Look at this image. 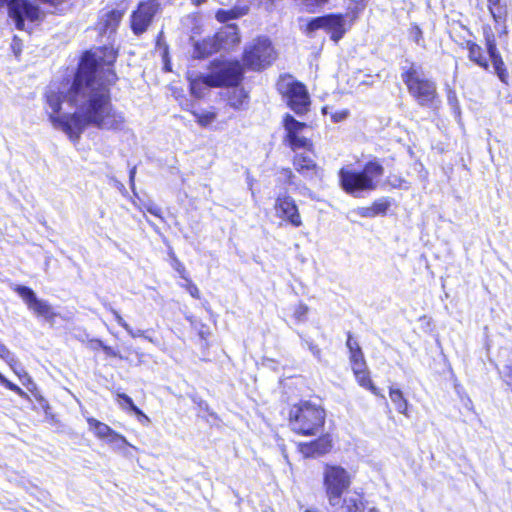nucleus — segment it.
<instances>
[{
  "label": "nucleus",
  "instance_id": "20",
  "mask_svg": "<svg viewBox=\"0 0 512 512\" xmlns=\"http://www.w3.org/2000/svg\"><path fill=\"white\" fill-rule=\"evenodd\" d=\"M488 12L496 28H500L499 36L508 33L509 9L505 0H487Z\"/></svg>",
  "mask_w": 512,
  "mask_h": 512
},
{
  "label": "nucleus",
  "instance_id": "14",
  "mask_svg": "<svg viewBox=\"0 0 512 512\" xmlns=\"http://www.w3.org/2000/svg\"><path fill=\"white\" fill-rule=\"evenodd\" d=\"M125 0H117L108 3L99 13L96 21V29L101 35L115 34L127 12Z\"/></svg>",
  "mask_w": 512,
  "mask_h": 512
},
{
  "label": "nucleus",
  "instance_id": "48",
  "mask_svg": "<svg viewBox=\"0 0 512 512\" xmlns=\"http://www.w3.org/2000/svg\"><path fill=\"white\" fill-rule=\"evenodd\" d=\"M191 4L195 7H199L207 2V0H190Z\"/></svg>",
  "mask_w": 512,
  "mask_h": 512
},
{
  "label": "nucleus",
  "instance_id": "28",
  "mask_svg": "<svg viewBox=\"0 0 512 512\" xmlns=\"http://www.w3.org/2000/svg\"><path fill=\"white\" fill-rule=\"evenodd\" d=\"M389 397L396 411L409 417V403L403 391L399 388L389 387Z\"/></svg>",
  "mask_w": 512,
  "mask_h": 512
},
{
  "label": "nucleus",
  "instance_id": "18",
  "mask_svg": "<svg viewBox=\"0 0 512 512\" xmlns=\"http://www.w3.org/2000/svg\"><path fill=\"white\" fill-rule=\"evenodd\" d=\"M334 439L330 433H319L313 440L300 442L297 450L304 458H318L333 451Z\"/></svg>",
  "mask_w": 512,
  "mask_h": 512
},
{
  "label": "nucleus",
  "instance_id": "8",
  "mask_svg": "<svg viewBox=\"0 0 512 512\" xmlns=\"http://www.w3.org/2000/svg\"><path fill=\"white\" fill-rule=\"evenodd\" d=\"M352 483L353 475L342 465L329 462L323 464L322 488L331 506L339 504Z\"/></svg>",
  "mask_w": 512,
  "mask_h": 512
},
{
  "label": "nucleus",
  "instance_id": "4",
  "mask_svg": "<svg viewBox=\"0 0 512 512\" xmlns=\"http://www.w3.org/2000/svg\"><path fill=\"white\" fill-rule=\"evenodd\" d=\"M326 418L325 408L309 399H300L289 405L286 415L290 430L302 437H313L322 432Z\"/></svg>",
  "mask_w": 512,
  "mask_h": 512
},
{
  "label": "nucleus",
  "instance_id": "3",
  "mask_svg": "<svg viewBox=\"0 0 512 512\" xmlns=\"http://www.w3.org/2000/svg\"><path fill=\"white\" fill-rule=\"evenodd\" d=\"M485 47H482L476 40L468 39L459 43V48L467 51L468 60L484 71L490 68V62L499 80L508 84L509 71L504 59L498 49L495 34L489 24L482 27Z\"/></svg>",
  "mask_w": 512,
  "mask_h": 512
},
{
  "label": "nucleus",
  "instance_id": "13",
  "mask_svg": "<svg viewBox=\"0 0 512 512\" xmlns=\"http://www.w3.org/2000/svg\"><path fill=\"white\" fill-rule=\"evenodd\" d=\"M162 12L158 0H141L129 16V27L133 35L139 37L146 33Z\"/></svg>",
  "mask_w": 512,
  "mask_h": 512
},
{
  "label": "nucleus",
  "instance_id": "6",
  "mask_svg": "<svg viewBox=\"0 0 512 512\" xmlns=\"http://www.w3.org/2000/svg\"><path fill=\"white\" fill-rule=\"evenodd\" d=\"M401 79L409 95L422 107H433L440 102L437 84L425 76L421 66L412 62L402 69Z\"/></svg>",
  "mask_w": 512,
  "mask_h": 512
},
{
  "label": "nucleus",
  "instance_id": "15",
  "mask_svg": "<svg viewBox=\"0 0 512 512\" xmlns=\"http://www.w3.org/2000/svg\"><path fill=\"white\" fill-rule=\"evenodd\" d=\"M12 290L17 293L27 308L38 318L53 323L58 316L52 305L48 301L39 299L34 290L24 285H13Z\"/></svg>",
  "mask_w": 512,
  "mask_h": 512
},
{
  "label": "nucleus",
  "instance_id": "32",
  "mask_svg": "<svg viewBox=\"0 0 512 512\" xmlns=\"http://www.w3.org/2000/svg\"><path fill=\"white\" fill-rule=\"evenodd\" d=\"M168 254L171 267L179 274L181 279H186V277L189 276V273L186 270L184 263L177 257L174 251L170 250Z\"/></svg>",
  "mask_w": 512,
  "mask_h": 512
},
{
  "label": "nucleus",
  "instance_id": "34",
  "mask_svg": "<svg viewBox=\"0 0 512 512\" xmlns=\"http://www.w3.org/2000/svg\"><path fill=\"white\" fill-rule=\"evenodd\" d=\"M326 20H327V15L312 18L306 24V31L310 33V32L317 31L319 29L325 30Z\"/></svg>",
  "mask_w": 512,
  "mask_h": 512
},
{
  "label": "nucleus",
  "instance_id": "23",
  "mask_svg": "<svg viewBox=\"0 0 512 512\" xmlns=\"http://www.w3.org/2000/svg\"><path fill=\"white\" fill-rule=\"evenodd\" d=\"M367 500L363 493L354 492L352 495L342 497L341 512H365Z\"/></svg>",
  "mask_w": 512,
  "mask_h": 512
},
{
  "label": "nucleus",
  "instance_id": "52",
  "mask_svg": "<svg viewBox=\"0 0 512 512\" xmlns=\"http://www.w3.org/2000/svg\"><path fill=\"white\" fill-rule=\"evenodd\" d=\"M306 512H312V511H310V510H306Z\"/></svg>",
  "mask_w": 512,
  "mask_h": 512
},
{
  "label": "nucleus",
  "instance_id": "43",
  "mask_svg": "<svg viewBox=\"0 0 512 512\" xmlns=\"http://www.w3.org/2000/svg\"><path fill=\"white\" fill-rule=\"evenodd\" d=\"M144 210L159 219H163L162 209L156 204L145 205Z\"/></svg>",
  "mask_w": 512,
  "mask_h": 512
},
{
  "label": "nucleus",
  "instance_id": "36",
  "mask_svg": "<svg viewBox=\"0 0 512 512\" xmlns=\"http://www.w3.org/2000/svg\"><path fill=\"white\" fill-rule=\"evenodd\" d=\"M116 398L118 404L124 410L131 411L136 406L132 398L125 393H117Z\"/></svg>",
  "mask_w": 512,
  "mask_h": 512
},
{
  "label": "nucleus",
  "instance_id": "30",
  "mask_svg": "<svg viewBox=\"0 0 512 512\" xmlns=\"http://www.w3.org/2000/svg\"><path fill=\"white\" fill-rule=\"evenodd\" d=\"M189 112L194 116L195 121L201 127L209 126L217 118V112L216 111L198 112L196 110H189Z\"/></svg>",
  "mask_w": 512,
  "mask_h": 512
},
{
  "label": "nucleus",
  "instance_id": "11",
  "mask_svg": "<svg viewBox=\"0 0 512 512\" xmlns=\"http://www.w3.org/2000/svg\"><path fill=\"white\" fill-rule=\"evenodd\" d=\"M277 90L287 106L297 115H305L310 110V95L302 82L285 75L278 80Z\"/></svg>",
  "mask_w": 512,
  "mask_h": 512
},
{
  "label": "nucleus",
  "instance_id": "2",
  "mask_svg": "<svg viewBox=\"0 0 512 512\" xmlns=\"http://www.w3.org/2000/svg\"><path fill=\"white\" fill-rule=\"evenodd\" d=\"M282 126V143L293 152L291 164L294 171L308 181L322 180L324 170L316 160L315 144L311 138L301 135L307 124L286 113L282 118Z\"/></svg>",
  "mask_w": 512,
  "mask_h": 512
},
{
  "label": "nucleus",
  "instance_id": "9",
  "mask_svg": "<svg viewBox=\"0 0 512 512\" xmlns=\"http://www.w3.org/2000/svg\"><path fill=\"white\" fill-rule=\"evenodd\" d=\"M346 335L349 364L356 383L373 395L384 397L382 390L375 385L372 379L371 372L359 342L353 337L351 332H347Z\"/></svg>",
  "mask_w": 512,
  "mask_h": 512
},
{
  "label": "nucleus",
  "instance_id": "42",
  "mask_svg": "<svg viewBox=\"0 0 512 512\" xmlns=\"http://www.w3.org/2000/svg\"><path fill=\"white\" fill-rule=\"evenodd\" d=\"M350 115L349 109H340L330 113L331 121L339 123L344 121Z\"/></svg>",
  "mask_w": 512,
  "mask_h": 512
},
{
  "label": "nucleus",
  "instance_id": "49",
  "mask_svg": "<svg viewBox=\"0 0 512 512\" xmlns=\"http://www.w3.org/2000/svg\"><path fill=\"white\" fill-rule=\"evenodd\" d=\"M321 111H322V114H324V115L328 114V107L327 106L322 107Z\"/></svg>",
  "mask_w": 512,
  "mask_h": 512
},
{
  "label": "nucleus",
  "instance_id": "16",
  "mask_svg": "<svg viewBox=\"0 0 512 512\" xmlns=\"http://www.w3.org/2000/svg\"><path fill=\"white\" fill-rule=\"evenodd\" d=\"M5 4L8 7L9 17L14 20L18 30L25 29V21L34 23L43 18V12L39 5L29 0H10Z\"/></svg>",
  "mask_w": 512,
  "mask_h": 512
},
{
  "label": "nucleus",
  "instance_id": "29",
  "mask_svg": "<svg viewBox=\"0 0 512 512\" xmlns=\"http://www.w3.org/2000/svg\"><path fill=\"white\" fill-rule=\"evenodd\" d=\"M206 87H208L206 75H199L189 80L190 93L197 98L204 96Z\"/></svg>",
  "mask_w": 512,
  "mask_h": 512
},
{
  "label": "nucleus",
  "instance_id": "24",
  "mask_svg": "<svg viewBox=\"0 0 512 512\" xmlns=\"http://www.w3.org/2000/svg\"><path fill=\"white\" fill-rule=\"evenodd\" d=\"M0 358L6 361V363L10 366V368L14 371V373L19 377V379L22 381L24 385H28L33 383L31 377L29 374L20 367V369H17L18 363L17 360L14 358L12 353L9 351V349L0 342Z\"/></svg>",
  "mask_w": 512,
  "mask_h": 512
},
{
  "label": "nucleus",
  "instance_id": "21",
  "mask_svg": "<svg viewBox=\"0 0 512 512\" xmlns=\"http://www.w3.org/2000/svg\"><path fill=\"white\" fill-rule=\"evenodd\" d=\"M221 48L235 47L241 42V36L236 24H227L214 34Z\"/></svg>",
  "mask_w": 512,
  "mask_h": 512
},
{
  "label": "nucleus",
  "instance_id": "39",
  "mask_svg": "<svg viewBox=\"0 0 512 512\" xmlns=\"http://www.w3.org/2000/svg\"><path fill=\"white\" fill-rule=\"evenodd\" d=\"M309 312V307L304 303H299L294 307L293 317L297 321H304Z\"/></svg>",
  "mask_w": 512,
  "mask_h": 512
},
{
  "label": "nucleus",
  "instance_id": "40",
  "mask_svg": "<svg viewBox=\"0 0 512 512\" xmlns=\"http://www.w3.org/2000/svg\"><path fill=\"white\" fill-rule=\"evenodd\" d=\"M501 377L506 386L512 391V359L504 366Z\"/></svg>",
  "mask_w": 512,
  "mask_h": 512
},
{
  "label": "nucleus",
  "instance_id": "1",
  "mask_svg": "<svg viewBox=\"0 0 512 512\" xmlns=\"http://www.w3.org/2000/svg\"><path fill=\"white\" fill-rule=\"evenodd\" d=\"M97 52L99 56L92 50L82 53L65 94L67 102L78 111L61 114L63 98L57 91H49L44 96L51 110L48 119L52 126L66 134L73 143L80 140L88 126L119 131L125 124L124 115L112 104L110 89L119 80L114 68L118 50L112 46H101Z\"/></svg>",
  "mask_w": 512,
  "mask_h": 512
},
{
  "label": "nucleus",
  "instance_id": "19",
  "mask_svg": "<svg viewBox=\"0 0 512 512\" xmlns=\"http://www.w3.org/2000/svg\"><path fill=\"white\" fill-rule=\"evenodd\" d=\"M89 430L94 434L95 437L101 440H106L109 443H115L118 445H126L127 440L125 436L119 432L113 430L109 425L94 417L86 418Z\"/></svg>",
  "mask_w": 512,
  "mask_h": 512
},
{
  "label": "nucleus",
  "instance_id": "37",
  "mask_svg": "<svg viewBox=\"0 0 512 512\" xmlns=\"http://www.w3.org/2000/svg\"><path fill=\"white\" fill-rule=\"evenodd\" d=\"M279 173L283 175L282 183L285 185H295L296 183V175L292 168L290 167H282L279 170Z\"/></svg>",
  "mask_w": 512,
  "mask_h": 512
},
{
  "label": "nucleus",
  "instance_id": "51",
  "mask_svg": "<svg viewBox=\"0 0 512 512\" xmlns=\"http://www.w3.org/2000/svg\"><path fill=\"white\" fill-rule=\"evenodd\" d=\"M266 4H274L276 0H263Z\"/></svg>",
  "mask_w": 512,
  "mask_h": 512
},
{
  "label": "nucleus",
  "instance_id": "41",
  "mask_svg": "<svg viewBox=\"0 0 512 512\" xmlns=\"http://www.w3.org/2000/svg\"><path fill=\"white\" fill-rule=\"evenodd\" d=\"M11 50L14 54V56L19 59L21 57V54H22V50H23V41L20 37H18L17 35H14L12 37V41H11Z\"/></svg>",
  "mask_w": 512,
  "mask_h": 512
},
{
  "label": "nucleus",
  "instance_id": "38",
  "mask_svg": "<svg viewBox=\"0 0 512 512\" xmlns=\"http://www.w3.org/2000/svg\"><path fill=\"white\" fill-rule=\"evenodd\" d=\"M0 384L3 385L8 390L16 393L17 395H19L21 397L26 395V393L18 385L14 384L10 380H8L1 373H0Z\"/></svg>",
  "mask_w": 512,
  "mask_h": 512
},
{
  "label": "nucleus",
  "instance_id": "25",
  "mask_svg": "<svg viewBox=\"0 0 512 512\" xmlns=\"http://www.w3.org/2000/svg\"><path fill=\"white\" fill-rule=\"evenodd\" d=\"M227 104L234 110L244 109L249 102V94L243 87H234L226 95Z\"/></svg>",
  "mask_w": 512,
  "mask_h": 512
},
{
  "label": "nucleus",
  "instance_id": "47",
  "mask_svg": "<svg viewBox=\"0 0 512 512\" xmlns=\"http://www.w3.org/2000/svg\"><path fill=\"white\" fill-rule=\"evenodd\" d=\"M90 343H91L92 348H94V349H98V348H99V349H101V350H103V346H105V345H106V344H105L103 341H101L100 339H92V340L90 341Z\"/></svg>",
  "mask_w": 512,
  "mask_h": 512
},
{
  "label": "nucleus",
  "instance_id": "7",
  "mask_svg": "<svg viewBox=\"0 0 512 512\" xmlns=\"http://www.w3.org/2000/svg\"><path fill=\"white\" fill-rule=\"evenodd\" d=\"M278 53L271 39L264 35L255 37L243 49L241 63L245 70L262 72L277 59Z\"/></svg>",
  "mask_w": 512,
  "mask_h": 512
},
{
  "label": "nucleus",
  "instance_id": "33",
  "mask_svg": "<svg viewBox=\"0 0 512 512\" xmlns=\"http://www.w3.org/2000/svg\"><path fill=\"white\" fill-rule=\"evenodd\" d=\"M408 31L411 40L415 44L424 46V34L421 27L418 24L412 23Z\"/></svg>",
  "mask_w": 512,
  "mask_h": 512
},
{
  "label": "nucleus",
  "instance_id": "31",
  "mask_svg": "<svg viewBox=\"0 0 512 512\" xmlns=\"http://www.w3.org/2000/svg\"><path fill=\"white\" fill-rule=\"evenodd\" d=\"M143 354L136 348L132 346H126L123 351L119 353V359L124 360L126 362L132 363H141Z\"/></svg>",
  "mask_w": 512,
  "mask_h": 512
},
{
  "label": "nucleus",
  "instance_id": "45",
  "mask_svg": "<svg viewBox=\"0 0 512 512\" xmlns=\"http://www.w3.org/2000/svg\"><path fill=\"white\" fill-rule=\"evenodd\" d=\"M130 412L135 414L139 421H149L147 415L137 406H135Z\"/></svg>",
  "mask_w": 512,
  "mask_h": 512
},
{
  "label": "nucleus",
  "instance_id": "10",
  "mask_svg": "<svg viewBox=\"0 0 512 512\" xmlns=\"http://www.w3.org/2000/svg\"><path fill=\"white\" fill-rule=\"evenodd\" d=\"M245 68L237 60H214L211 62V72L206 74L208 87H238L244 79Z\"/></svg>",
  "mask_w": 512,
  "mask_h": 512
},
{
  "label": "nucleus",
  "instance_id": "5",
  "mask_svg": "<svg viewBox=\"0 0 512 512\" xmlns=\"http://www.w3.org/2000/svg\"><path fill=\"white\" fill-rule=\"evenodd\" d=\"M383 174L384 167L378 160L367 161L362 170L344 166L338 171L339 186L348 195L356 197L361 192L376 190Z\"/></svg>",
  "mask_w": 512,
  "mask_h": 512
},
{
  "label": "nucleus",
  "instance_id": "17",
  "mask_svg": "<svg viewBox=\"0 0 512 512\" xmlns=\"http://www.w3.org/2000/svg\"><path fill=\"white\" fill-rule=\"evenodd\" d=\"M274 211L277 218L285 224L299 228L302 226V218L296 201L288 194H280L275 198Z\"/></svg>",
  "mask_w": 512,
  "mask_h": 512
},
{
  "label": "nucleus",
  "instance_id": "27",
  "mask_svg": "<svg viewBox=\"0 0 512 512\" xmlns=\"http://www.w3.org/2000/svg\"><path fill=\"white\" fill-rule=\"evenodd\" d=\"M249 12L248 6H233L230 9H218L215 18L220 23H227L230 20L239 19Z\"/></svg>",
  "mask_w": 512,
  "mask_h": 512
},
{
  "label": "nucleus",
  "instance_id": "46",
  "mask_svg": "<svg viewBox=\"0 0 512 512\" xmlns=\"http://www.w3.org/2000/svg\"><path fill=\"white\" fill-rule=\"evenodd\" d=\"M112 314L114 316L115 321L123 328L128 329V324L123 319V317L116 311L112 310Z\"/></svg>",
  "mask_w": 512,
  "mask_h": 512
},
{
  "label": "nucleus",
  "instance_id": "50",
  "mask_svg": "<svg viewBox=\"0 0 512 512\" xmlns=\"http://www.w3.org/2000/svg\"><path fill=\"white\" fill-rule=\"evenodd\" d=\"M367 512H380V511L377 508L372 507V508H369Z\"/></svg>",
  "mask_w": 512,
  "mask_h": 512
},
{
  "label": "nucleus",
  "instance_id": "44",
  "mask_svg": "<svg viewBox=\"0 0 512 512\" xmlns=\"http://www.w3.org/2000/svg\"><path fill=\"white\" fill-rule=\"evenodd\" d=\"M106 356L119 359L120 351L114 350L111 346L105 345L102 350Z\"/></svg>",
  "mask_w": 512,
  "mask_h": 512
},
{
  "label": "nucleus",
  "instance_id": "26",
  "mask_svg": "<svg viewBox=\"0 0 512 512\" xmlns=\"http://www.w3.org/2000/svg\"><path fill=\"white\" fill-rule=\"evenodd\" d=\"M221 49L220 43L214 35L197 42L195 45V52L199 58H207Z\"/></svg>",
  "mask_w": 512,
  "mask_h": 512
},
{
  "label": "nucleus",
  "instance_id": "22",
  "mask_svg": "<svg viewBox=\"0 0 512 512\" xmlns=\"http://www.w3.org/2000/svg\"><path fill=\"white\" fill-rule=\"evenodd\" d=\"M391 206V200L387 197H383L373 201L369 206L360 207L357 210V214L363 218H374L379 215H386L388 209Z\"/></svg>",
  "mask_w": 512,
  "mask_h": 512
},
{
  "label": "nucleus",
  "instance_id": "35",
  "mask_svg": "<svg viewBox=\"0 0 512 512\" xmlns=\"http://www.w3.org/2000/svg\"><path fill=\"white\" fill-rule=\"evenodd\" d=\"M185 283L182 285L183 288L190 294V296L196 300L201 298V293L197 285L192 281L190 276H187L186 279H183Z\"/></svg>",
  "mask_w": 512,
  "mask_h": 512
},
{
  "label": "nucleus",
  "instance_id": "12",
  "mask_svg": "<svg viewBox=\"0 0 512 512\" xmlns=\"http://www.w3.org/2000/svg\"><path fill=\"white\" fill-rule=\"evenodd\" d=\"M349 3L350 5L347 7V12L345 14H327L325 31L329 34L330 39L335 43L344 37L346 32L358 20L365 7L362 0H350Z\"/></svg>",
  "mask_w": 512,
  "mask_h": 512
}]
</instances>
